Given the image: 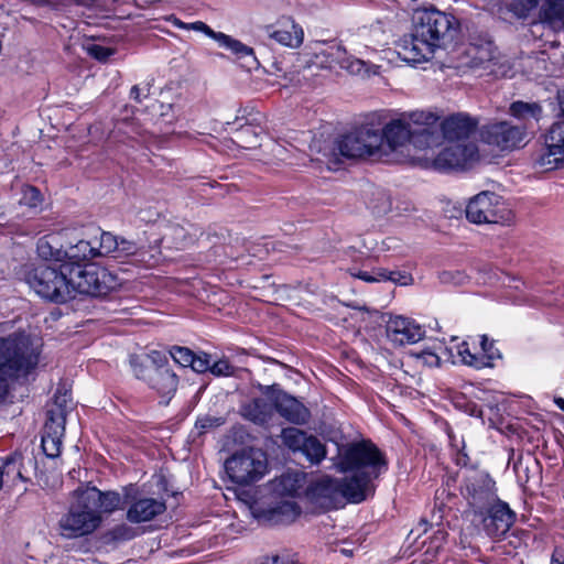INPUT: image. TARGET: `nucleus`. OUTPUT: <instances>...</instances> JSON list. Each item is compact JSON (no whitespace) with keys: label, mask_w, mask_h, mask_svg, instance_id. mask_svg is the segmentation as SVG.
I'll return each mask as SVG.
<instances>
[{"label":"nucleus","mask_w":564,"mask_h":564,"mask_svg":"<svg viewBox=\"0 0 564 564\" xmlns=\"http://www.w3.org/2000/svg\"><path fill=\"white\" fill-rule=\"evenodd\" d=\"M334 466L347 474L343 481L323 476L307 490L308 499L324 509L338 508L343 499L352 503L366 500L373 491L372 480L386 470L381 453L369 442L339 447Z\"/></svg>","instance_id":"f257e3e1"},{"label":"nucleus","mask_w":564,"mask_h":564,"mask_svg":"<svg viewBox=\"0 0 564 564\" xmlns=\"http://www.w3.org/2000/svg\"><path fill=\"white\" fill-rule=\"evenodd\" d=\"M28 285L42 299L64 303L76 294L104 296L121 285L120 278L105 267L62 263L58 269L37 265L25 272Z\"/></svg>","instance_id":"f03ea898"},{"label":"nucleus","mask_w":564,"mask_h":564,"mask_svg":"<svg viewBox=\"0 0 564 564\" xmlns=\"http://www.w3.org/2000/svg\"><path fill=\"white\" fill-rule=\"evenodd\" d=\"M437 116L431 111L403 112L380 129L379 159L420 162L422 149L431 148L440 135L433 130Z\"/></svg>","instance_id":"7ed1b4c3"},{"label":"nucleus","mask_w":564,"mask_h":564,"mask_svg":"<svg viewBox=\"0 0 564 564\" xmlns=\"http://www.w3.org/2000/svg\"><path fill=\"white\" fill-rule=\"evenodd\" d=\"M305 477L303 471L289 470L271 480L268 486V507H254L258 517L275 524L293 522L301 513L296 499L304 491Z\"/></svg>","instance_id":"20e7f679"},{"label":"nucleus","mask_w":564,"mask_h":564,"mask_svg":"<svg viewBox=\"0 0 564 564\" xmlns=\"http://www.w3.org/2000/svg\"><path fill=\"white\" fill-rule=\"evenodd\" d=\"M380 144V128L373 123H365L325 147L324 159L317 160L332 169V165L338 163L340 158L373 156L379 159Z\"/></svg>","instance_id":"39448f33"},{"label":"nucleus","mask_w":564,"mask_h":564,"mask_svg":"<svg viewBox=\"0 0 564 564\" xmlns=\"http://www.w3.org/2000/svg\"><path fill=\"white\" fill-rule=\"evenodd\" d=\"M39 346L23 334L0 337V379L6 380L29 373L39 362Z\"/></svg>","instance_id":"423d86ee"},{"label":"nucleus","mask_w":564,"mask_h":564,"mask_svg":"<svg viewBox=\"0 0 564 564\" xmlns=\"http://www.w3.org/2000/svg\"><path fill=\"white\" fill-rule=\"evenodd\" d=\"M479 160L475 143L441 140L438 145L422 149L420 163L437 171L466 170Z\"/></svg>","instance_id":"0eeeda50"},{"label":"nucleus","mask_w":564,"mask_h":564,"mask_svg":"<svg viewBox=\"0 0 564 564\" xmlns=\"http://www.w3.org/2000/svg\"><path fill=\"white\" fill-rule=\"evenodd\" d=\"M97 494L91 490H76L75 500L66 514L59 520L62 534L66 538H78L93 533L101 524L99 511L94 510Z\"/></svg>","instance_id":"6e6552de"},{"label":"nucleus","mask_w":564,"mask_h":564,"mask_svg":"<svg viewBox=\"0 0 564 564\" xmlns=\"http://www.w3.org/2000/svg\"><path fill=\"white\" fill-rule=\"evenodd\" d=\"M415 39L433 51L441 47L455 31L454 18L435 9L416 11L413 18Z\"/></svg>","instance_id":"1a4fd4ad"},{"label":"nucleus","mask_w":564,"mask_h":564,"mask_svg":"<svg viewBox=\"0 0 564 564\" xmlns=\"http://www.w3.org/2000/svg\"><path fill=\"white\" fill-rule=\"evenodd\" d=\"M465 213L466 218L476 225H508L513 220V214L505 199L490 191H484L470 197L466 205Z\"/></svg>","instance_id":"9d476101"},{"label":"nucleus","mask_w":564,"mask_h":564,"mask_svg":"<svg viewBox=\"0 0 564 564\" xmlns=\"http://www.w3.org/2000/svg\"><path fill=\"white\" fill-rule=\"evenodd\" d=\"M229 478L237 484L259 481L268 473V458L263 451L249 448L232 455L225 463Z\"/></svg>","instance_id":"9b49d317"},{"label":"nucleus","mask_w":564,"mask_h":564,"mask_svg":"<svg viewBox=\"0 0 564 564\" xmlns=\"http://www.w3.org/2000/svg\"><path fill=\"white\" fill-rule=\"evenodd\" d=\"M494 481L484 471H471L465 477L464 496L475 516L482 517L484 511L494 502Z\"/></svg>","instance_id":"f8f14e48"},{"label":"nucleus","mask_w":564,"mask_h":564,"mask_svg":"<svg viewBox=\"0 0 564 564\" xmlns=\"http://www.w3.org/2000/svg\"><path fill=\"white\" fill-rule=\"evenodd\" d=\"M281 438L285 447L303 454L312 464H319L326 456V448L316 436L296 427L283 429Z\"/></svg>","instance_id":"ddd939ff"},{"label":"nucleus","mask_w":564,"mask_h":564,"mask_svg":"<svg viewBox=\"0 0 564 564\" xmlns=\"http://www.w3.org/2000/svg\"><path fill=\"white\" fill-rule=\"evenodd\" d=\"M482 139L501 151H512L524 145L525 130L507 121L490 123L484 127Z\"/></svg>","instance_id":"4468645a"},{"label":"nucleus","mask_w":564,"mask_h":564,"mask_svg":"<svg viewBox=\"0 0 564 564\" xmlns=\"http://www.w3.org/2000/svg\"><path fill=\"white\" fill-rule=\"evenodd\" d=\"M99 253L104 257H112L113 259L124 260L130 257L135 258L138 263H149L147 251L138 247L133 241L118 238L110 232L102 231L99 236Z\"/></svg>","instance_id":"2eb2a0df"},{"label":"nucleus","mask_w":564,"mask_h":564,"mask_svg":"<svg viewBox=\"0 0 564 564\" xmlns=\"http://www.w3.org/2000/svg\"><path fill=\"white\" fill-rule=\"evenodd\" d=\"M474 128V121L468 116L462 113L453 115L442 122H438L437 119L433 130L436 131L440 139L434 145H438L441 140L457 143H473L468 140V137Z\"/></svg>","instance_id":"dca6fc26"},{"label":"nucleus","mask_w":564,"mask_h":564,"mask_svg":"<svg viewBox=\"0 0 564 564\" xmlns=\"http://www.w3.org/2000/svg\"><path fill=\"white\" fill-rule=\"evenodd\" d=\"M66 411L62 408L51 409L42 435V448L47 457H57L61 453L65 432Z\"/></svg>","instance_id":"f3484780"},{"label":"nucleus","mask_w":564,"mask_h":564,"mask_svg":"<svg viewBox=\"0 0 564 564\" xmlns=\"http://www.w3.org/2000/svg\"><path fill=\"white\" fill-rule=\"evenodd\" d=\"M325 54L332 58V62L338 64L340 68L347 70L351 75L360 76L362 78H369L378 75L380 66L365 62L361 58H357L351 54H348L346 48L339 44L329 45Z\"/></svg>","instance_id":"a211bd4d"},{"label":"nucleus","mask_w":564,"mask_h":564,"mask_svg":"<svg viewBox=\"0 0 564 564\" xmlns=\"http://www.w3.org/2000/svg\"><path fill=\"white\" fill-rule=\"evenodd\" d=\"M133 371L139 379L147 381L162 398H165L164 403H167L176 391L178 380L176 375L169 368H158L154 372L143 371L133 361Z\"/></svg>","instance_id":"6ab92c4d"},{"label":"nucleus","mask_w":564,"mask_h":564,"mask_svg":"<svg viewBox=\"0 0 564 564\" xmlns=\"http://www.w3.org/2000/svg\"><path fill=\"white\" fill-rule=\"evenodd\" d=\"M485 511H488V516L482 518L481 521L490 536L506 534L516 519V513L502 501L491 503Z\"/></svg>","instance_id":"aec40b11"},{"label":"nucleus","mask_w":564,"mask_h":564,"mask_svg":"<svg viewBox=\"0 0 564 564\" xmlns=\"http://www.w3.org/2000/svg\"><path fill=\"white\" fill-rule=\"evenodd\" d=\"M424 329L411 318L394 316L387 325L388 338L398 345L417 343L424 336Z\"/></svg>","instance_id":"412c9836"},{"label":"nucleus","mask_w":564,"mask_h":564,"mask_svg":"<svg viewBox=\"0 0 564 564\" xmlns=\"http://www.w3.org/2000/svg\"><path fill=\"white\" fill-rule=\"evenodd\" d=\"M447 361L454 365H464L475 369H484L480 352L475 340H458L452 338L447 344Z\"/></svg>","instance_id":"4be33fe9"},{"label":"nucleus","mask_w":564,"mask_h":564,"mask_svg":"<svg viewBox=\"0 0 564 564\" xmlns=\"http://www.w3.org/2000/svg\"><path fill=\"white\" fill-rule=\"evenodd\" d=\"M399 58L408 64H419L429 61L434 51L429 45L415 39V32L400 39L395 45Z\"/></svg>","instance_id":"5701e85b"},{"label":"nucleus","mask_w":564,"mask_h":564,"mask_svg":"<svg viewBox=\"0 0 564 564\" xmlns=\"http://www.w3.org/2000/svg\"><path fill=\"white\" fill-rule=\"evenodd\" d=\"M128 503L127 519L132 523L151 521L166 509L163 500L152 497L129 500Z\"/></svg>","instance_id":"b1692460"},{"label":"nucleus","mask_w":564,"mask_h":564,"mask_svg":"<svg viewBox=\"0 0 564 564\" xmlns=\"http://www.w3.org/2000/svg\"><path fill=\"white\" fill-rule=\"evenodd\" d=\"M495 59V47L491 42L482 44H469L464 51V57L458 64V67L468 68H485L490 73L496 70L491 67Z\"/></svg>","instance_id":"393cba45"},{"label":"nucleus","mask_w":564,"mask_h":564,"mask_svg":"<svg viewBox=\"0 0 564 564\" xmlns=\"http://www.w3.org/2000/svg\"><path fill=\"white\" fill-rule=\"evenodd\" d=\"M272 403L273 410L275 409L282 417L291 423L304 424L310 416L308 410L299 400L286 393H279Z\"/></svg>","instance_id":"a878e982"},{"label":"nucleus","mask_w":564,"mask_h":564,"mask_svg":"<svg viewBox=\"0 0 564 564\" xmlns=\"http://www.w3.org/2000/svg\"><path fill=\"white\" fill-rule=\"evenodd\" d=\"M267 32L276 43L291 48L299 47L304 39L302 28L291 19L280 22L276 26H269Z\"/></svg>","instance_id":"bb28decb"},{"label":"nucleus","mask_w":564,"mask_h":564,"mask_svg":"<svg viewBox=\"0 0 564 564\" xmlns=\"http://www.w3.org/2000/svg\"><path fill=\"white\" fill-rule=\"evenodd\" d=\"M65 231L45 235L37 240L36 252L37 256L45 261L66 262V249H63L62 238Z\"/></svg>","instance_id":"cd10ccee"},{"label":"nucleus","mask_w":564,"mask_h":564,"mask_svg":"<svg viewBox=\"0 0 564 564\" xmlns=\"http://www.w3.org/2000/svg\"><path fill=\"white\" fill-rule=\"evenodd\" d=\"M214 42H216L219 47L229 51L238 59L245 61L243 66L248 69L258 66V61L256 58L253 50L245 45L240 41L224 33L214 32Z\"/></svg>","instance_id":"c85d7f7f"},{"label":"nucleus","mask_w":564,"mask_h":564,"mask_svg":"<svg viewBox=\"0 0 564 564\" xmlns=\"http://www.w3.org/2000/svg\"><path fill=\"white\" fill-rule=\"evenodd\" d=\"M534 166L541 172H551L564 166V150L552 144L544 135V145L534 159Z\"/></svg>","instance_id":"c756f323"},{"label":"nucleus","mask_w":564,"mask_h":564,"mask_svg":"<svg viewBox=\"0 0 564 564\" xmlns=\"http://www.w3.org/2000/svg\"><path fill=\"white\" fill-rule=\"evenodd\" d=\"M539 22L554 31L564 30V0H541Z\"/></svg>","instance_id":"7c9ffc66"},{"label":"nucleus","mask_w":564,"mask_h":564,"mask_svg":"<svg viewBox=\"0 0 564 564\" xmlns=\"http://www.w3.org/2000/svg\"><path fill=\"white\" fill-rule=\"evenodd\" d=\"M99 251V238H95L93 241L79 240L76 245H72L66 249L65 263H74L85 269L91 264L82 265L80 262L96 257H104Z\"/></svg>","instance_id":"2f4dec72"},{"label":"nucleus","mask_w":564,"mask_h":564,"mask_svg":"<svg viewBox=\"0 0 564 564\" xmlns=\"http://www.w3.org/2000/svg\"><path fill=\"white\" fill-rule=\"evenodd\" d=\"M170 356L182 367H191L195 372H205L209 369V359L206 354L195 355L186 347L174 346L170 349Z\"/></svg>","instance_id":"473e14b6"},{"label":"nucleus","mask_w":564,"mask_h":564,"mask_svg":"<svg viewBox=\"0 0 564 564\" xmlns=\"http://www.w3.org/2000/svg\"><path fill=\"white\" fill-rule=\"evenodd\" d=\"M410 357L424 366L438 367L443 360L447 361V344L435 340L423 349L412 350Z\"/></svg>","instance_id":"72a5a7b5"},{"label":"nucleus","mask_w":564,"mask_h":564,"mask_svg":"<svg viewBox=\"0 0 564 564\" xmlns=\"http://www.w3.org/2000/svg\"><path fill=\"white\" fill-rule=\"evenodd\" d=\"M241 413L257 424H268L273 415V403L270 399H254L242 405Z\"/></svg>","instance_id":"f704fd0d"},{"label":"nucleus","mask_w":564,"mask_h":564,"mask_svg":"<svg viewBox=\"0 0 564 564\" xmlns=\"http://www.w3.org/2000/svg\"><path fill=\"white\" fill-rule=\"evenodd\" d=\"M226 124L230 128V131H234L235 138L232 141L237 145L246 149L257 145L261 132L260 128L250 123H240L238 119L232 123L226 122Z\"/></svg>","instance_id":"c9c22d12"},{"label":"nucleus","mask_w":564,"mask_h":564,"mask_svg":"<svg viewBox=\"0 0 564 564\" xmlns=\"http://www.w3.org/2000/svg\"><path fill=\"white\" fill-rule=\"evenodd\" d=\"M509 113L521 121L535 120L539 121L542 117L543 109L539 102L535 101H513L509 107Z\"/></svg>","instance_id":"e433bc0d"},{"label":"nucleus","mask_w":564,"mask_h":564,"mask_svg":"<svg viewBox=\"0 0 564 564\" xmlns=\"http://www.w3.org/2000/svg\"><path fill=\"white\" fill-rule=\"evenodd\" d=\"M82 490H91L97 494L96 503L94 506V510L101 512H113L115 510L122 508V498L118 492L115 491H106L102 492L96 487H86Z\"/></svg>","instance_id":"4c0bfd02"},{"label":"nucleus","mask_w":564,"mask_h":564,"mask_svg":"<svg viewBox=\"0 0 564 564\" xmlns=\"http://www.w3.org/2000/svg\"><path fill=\"white\" fill-rule=\"evenodd\" d=\"M133 361L137 362L139 369L143 371H156L158 368H166L167 356L160 350H151L141 356H134L131 358V365Z\"/></svg>","instance_id":"58836bf2"},{"label":"nucleus","mask_w":564,"mask_h":564,"mask_svg":"<svg viewBox=\"0 0 564 564\" xmlns=\"http://www.w3.org/2000/svg\"><path fill=\"white\" fill-rule=\"evenodd\" d=\"M480 361L484 362V368L495 367L496 361L501 359V352L496 347L495 341L490 340L486 335L479 337Z\"/></svg>","instance_id":"ea45409f"},{"label":"nucleus","mask_w":564,"mask_h":564,"mask_svg":"<svg viewBox=\"0 0 564 564\" xmlns=\"http://www.w3.org/2000/svg\"><path fill=\"white\" fill-rule=\"evenodd\" d=\"M447 533L443 528L437 527L433 529L432 535L429 536V542H424L426 544L425 549V561H432L440 550L442 549L444 542L446 541Z\"/></svg>","instance_id":"a19ab883"},{"label":"nucleus","mask_w":564,"mask_h":564,"mask_svg":"<svg viewBox=\"0 0 564 564\" xmlns=\"http://www.w3.org/2000/svg\"><path fill=\"white\" fill-rule=\"evenodd\" d=\"M540 3L541 0H512L509 10L520 19H525L531 12L536 11V19L539 20Z\"/></svg>","instance_id":"79ce46f5"},{"label":"nucleus","mask_w":564,"mask_h":564,"mask_svg":"<svg viewBox=\"0 0 564 564\" xmlns=\"http://www.w3.org/2000/svg\"><path fill=\"white\" fill-rule=\"evenodd\" d=\"M43 197L39 189L33 186H23L19 203L30 208H36L42 205Z\"/></svg>","instance_id":"37998d69"},{"label":"nucleus","mask_w":564,"mask_h":564,"mask_svg":"<svg viewBox=\"0 0 564 564\" xmlns=\"http://www.w3.org/2000/svg\"><path fill=\"white\" fill-rule=\"evenodd\" d=\"M354 276L368 282V283H375V282H382L388 280H395L394 273H388L386 270H373L371 272L369 271H358L356 273H351Z\"/></svg>","instance_id":"c03bdc74"},{"label":"nucleus","mask_w":564,"mask_h":564,"mask_svg":"<svg viewBox=\"0 0 564 564\" xmlns=\"http://www.w3.org/2000/svg\"><path fill=\"white\" fill-rule=\"evenodd\" d=\"M256 564H302L293 555L281 552L270 553L257 560Z\"/></svg>","instance_id":"a18cd8bd"},{"label":"nucleus","mask_w":564,"mask_h":564,"mask_svg":"<svg viewBox=\"0 0 564 564\" xmlns=\"http://www.w3.org/2000/svg\"><path fill=\"white\" fill-rule=\"evenodd\" d=\"M171 21H172L173 25H175L178 29L200 32V33H204L206 36H212L210 28L202 21L185 23L177 18H172Z\"/></svg>","instance_id":"49530a36"},{"label":"nucleus","mask_w":564,"mask_h":564,"mask_svg":"<svg viewBox=\"0 0 564 564\" xmlns=\"http://www.w3.org/2000/svg\"><path fill=\"white\" fill-rule=\"evenodd\" d=\"M544 135L564 150V120L553 123Z\"/></svg>","instance_id":"de8ad7c7"},{"label":"nucleus","mask_w":564,"mask_h":564,"mask_svg":"<svg viewBox=\"0 0 564 564\" xmlns=\"http://www.w3.org/2000/svg\"><path fill=\"white\" fill-rule=\"evenodd\" d=\"M87 52L89 55L101 62L106 61L109 56L113 54V51L111 48L99 44H89L87 46Z\"/></svg>","instance_id":"09e8293b"},{"label":"nucleus","mask_w":564,"mask_h":564,"mask_svg":"<svg viewBox=\"0 0 564 564\" xmlns=\"http://www.w3.org/2000/svg\"><path fill=\"white\" fill-rule=\"evenodd\" d=\"M441 281L443 283L454 284V285H462L466 282L467 276L459 271H446L443 272L440 276Z\"/></svg>","instance_id":"8fccbe9b"},{"label":"nucleus","mask_w":564,"mask_h":564,"mask_svg":"<svg viewBox=\"0 0 564 564\" xmlns=\"http://www.w3.org/2000/svg\"><path fill=\"white\" fill-rule=\"evenodd\" d=\"M234 367L227 360H218L214 362V376H229L232 373Z\"/></svg>","instance_id":"3c124183"},{"label":"nucleus","mask_w":564,"mask_h":564,"mask_svg":"<svg viewBox=\"0 0 564 564\" xmlns=\"http://www.w3.org/2000/svg\"><path fill=\"white\" fill-rule=\"evenodd\" d=\"M456 406L462 409L464 412H466L470 416H476V417L481 416V409L474 402H465V403L456 402Z\"/></svg>","instance_id":"603ef678"},{"label":"nucleus","mask_w":564,"mask_h":564,"mask_svg":"<svg viewBox=\"0 0 564 564\" xmlns=\"http://www.w3.org/2000/svg\"><path fill=\"white\" fill-rule=\"evenodd\" d=\"M395 280H391L394 283H399L401 285H408L411 282V276L409 274H402L398 272H393Z\"/></svg>","instance_id":"864d4df0"},{"label":"nucleus","mask_w":564,"mask_h":564,"mask_svg":"<svg viewBox=\"0 0 564 564\" xmlns=\"http://www.w3.org/2000/svg\"><path fill=\"white\" fill-rule=\"evenodd\" d=\"M73 2H77V0H46L45 6H51L54 8H63L66 7Z\"/></svg>","instance_id":"5fc2aeb1"},{"label":"nucleus","mask_w":564,"mask_h":564,"mask_svg":"<svg viewBox=\"0 0 564 564\" xmlns=\"http://www.w3.org/2000/svg\"><path fill=\"white\" fill-rule=\"evenodd\" d=\"M509 288L514 289L516 291L522 292L523 289H525V284H524V282H522L519 279H513L512 284H510Z\"/></svg>","instance_id":"6e6d98bb"},{"label":"nucleus","mask_w":564,"mask_h":564,"mask_svg":"<svg viewBox=\"0 0 564 564\" xmlns=\"http://www.w3.org/2000/svg\"><path fill=\"white\" fill-rule=\"evenodd\" d=\"M117 534L119 536L123 538V539H131L132 538V533H131V530L129 528L118 529Z\"/></svg>","instance_id":"4d7b16f0"},{"label":"nucleus","mask_w":564,"mask_h":564,"mask_svg":"<svg viewBox=\"0 0 564 564\" xmlns=\"http://www.w3.org/2000/svg\"><path fill=\"white\" fill-rule=\"evenodd\" d=\"M130 96L137 101H140V88L138 86H133L131 88Z\"/></svg>","instance_id":"13d9d810"},{"label":"nucleus","mask_w":564,"mask_h":564,"mask_svg":"<svg viewBox=\"0 0 564 564\" xmlns=\"http://www.w3.org/2000/svg\"><path fill=\"white\" fill-rule=\"evenodd\" d=\"M557 100H558L560 107L562 109V112L564 113V88L558 90Z\"/></svg>","instance_id":"bf43d9fd"},{"label":"nucleus","mask_w":564,"mask_h":564,"mask_svg":"<svg viewBox=\"0 0 564 564\" xmlns=\"http://www.w3.org/2000/svg\"><path fill=\"white\" fill-rule=\"evenodd\" d=\"M272 145H273L272 151H273L274 155L278 156L279 159H283L282 158V151H283L282 147L279 144H273V143H272Z\"/></svg>","instance_id":"052dcab7"},{"label":"nucleus","mask_w":564,"mask_h":564,"mask_svg":"<svg viewBox=\"0 0 564 564\" xmlns=\"http://www.w3.org/2000/svg\"><path fill=\"white\" fill-rule=\"evenodd\" d=\"M448 437H449L452 446L456 447L459 451L460 449L459 444H458L459 442L457 441L456 436L449 432Z\"/></svg>","instance_id":"680f3d73"},{"label":"nucleus","mask_w":564,"mask_h":564,"mask_svg":"<svg viewBox=\"0 0 564 564\" xmlns=\"http://www.w3.org/2000/svg\"><path fill=\"white\" fill-rule=\"evenodd\" d=\"M554 403L556 404V406L558 409H561L562 411H564V399L563 398H555L554 399Z\"/></svg>","instance_id":"e2e57ef3"},{"label":"nucleus","mask_w":564,"mask_h":564,"mask_svg":"<svg viewBox=\"0 0 564 564\" xmlns=\"http://www.w3.org/2000/svg\"><path fill=\"white\" fill-rule=\"evenodd\" d=\"M551 564H564V558H560L557 554H554Z\"/></svg>","instance_id":"0e129e2a"},{"label":"nucleus","mask_w":564,"mask_h":564,"mask_svg":"<svg viewBox=\"0 0 564 564\" xmlns=\"http://www.w3.org/2000/svg\"><path fill=\"white\" fill-rule=\"evenodd\" d=\"M371 50L368 47V46H365L364 47V51L360 50V48H354V52L359 54V55H367L368 52H370Z\"/></svg>","instance_id":"69168bd1"},{"label":"nucleus","mask_w":564,"mask_h":564,"mask_svg":"<svg viewBox=\"0 0 564 564\" xmlns=\"http://www.w3.org/2000/svg\"><path fill=\"white\" fill-rule=\"evenodd\" d=\"M394 241H395L394 239H392V238H388V239H386V240H383V241H382V245L386 247V249H388V250H389V249H391V248H392L391 243H393Z\"/></svg>","instance_id":"338daca9"},{"label":"nucleus","mask_w":564,"mask_h":564,"mask_svg":"<svg viewBox=\"0 0 564 564\" xmlns=\"http://www.w3.org/2000/svg\"><path fill=\"white\" fill-rule=\"evenodd\" d=\"M514 301L518 302V303H521V302H524L525 299L522 297L521 295H517V296H514Z\"/></svg>","instance_id":"774afa93"}]
</instances>
